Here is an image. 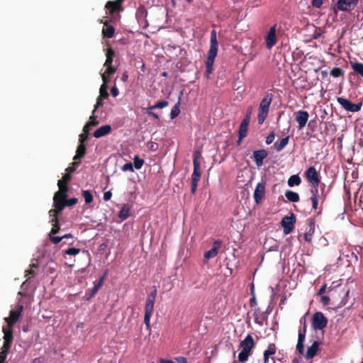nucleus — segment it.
<instances>
[{
    "label": "nucleus",
    "mask_w": 363,
    "mask_h": 363,
    "mask_svg": "<svg viewBox=\"0 0 363 363\" xmlns=\"http://www.w3.org/2000/svg\"><path fill=\"white\" fill-rule=\"evenodd\" d=\"M306 330L305 328L298 330V341L296 344V350L301 355H304L306 359H312L317 354L320 349V344L318 341H314L313 344L308 347L306 354H304V341L306 337Z\"/></svg>",
    "instance_id": "obj_1"
},
{
    "label": "nucleus",
    "mask_w": 363,
    "mask_h": 363,
    "mask_svg": "<svg viewBox=\"0 0 363 363\" xmlns=\"http://www.w3.org/2000/svg\"><path fill=\"white\" fill-rule=\"evenodd\" d=\"M218 43L217 40L216 31L215 30L211 32L210 48L208 51L207 60L206 61V69L207 74H210L213 71V65L218 54Z\"/></svg>",
    "instance_id": "obj_2"
},
{
    "label": "nucleus",
    "mask_w": 363,
    "mask_h": 363,
    "mask_svg": "<svg viewBox=\"0 0 363 363\" xmlns=\"http://www.w3.org/2000/svg\"><path fill=\"white\" fill-rule=\"evenodd\" d=\"M57 186L59 187V190L55 194L53 197V203L55 208L54 210H57V213L61 211L66 206L65 203V198L67 197V186L62 185V181L59 180L57 182Z\"/></svg>",
    "instance_id": "obj_3"
},
{
    "label": "nucleus",
    "mask_w": 363,
    "mask_h": 363,
    "mask_svg": "<svg viewBox=\"0 0 363 363\" xmlns=\"http://www.w3.org/2000/svg\"><path fill=\"white\" fill-rule=\"evenodd\" d=\"M255 345V341L252 336L248 334L245 339L240 342L242 350L238 354V359L240 362H245Z\"/></svg>",
    "instance_id": "obj_4"
},
{
    "label": "nucleus",
    "mask_w": 363,
    "mask_h": 363,
    "mask_svg": "<svg viewBox=\"0 0 363 363\" xmlns=\"http://www.w3.org/2000/svg\"><path fill=\"white\" fill-rule=\"evenodd\" d=\"M273 95L267 94L261 100L259 106L258 123L262 124L265 121L269 110L270 104L272 101Z\"/></svg>",
    "instance_id": "obj_5"
},
{
    "label": "nucleus",
    "mask_w": 363,
    "mask_h": 363,
    "mask_svg": "<svg viewBox=\"0 0 363 363\" xmlns=\"http://www.w3.org/2000/svg\"><path fill=\"white\" fill-rule=\"evenodd\" d=\"M359 0H337V3L333 7L334 11H348L354 9Z\"/></svg>",
    "instance_id": "obj_6"
},
{
    "label": "nucleus",
    "mask_w": 363,
    "mask_h": 363,
    "mask_svg": "<svg viewBox=\"0 0 363 363\" xmlns=\"http://www.w3.org/2000/svg\"><path fill=\"white\" fill-rule=\"evenodd\" d=\"M337 101L345 110L352 113L360 111L362 107V102L354 104L349 99L343 97H337Z\"/></svg>",
    "instance_id": "obj_7"
},
{
    "label": "nucleus",
    "mask_w": 363,
    "mask_h": 363,
    "mask_svg": "<svg viewBox=\"0 0 363 363\" xmlns=\"http://www.w3.org/2000/svg\"><path fill=\"white\" fill-rule=\"evenodd\" d=\"M328 319L321 312H315L312 317V326L314 330H322L326 327Z\"/></svg>",
    "instance_id": "obj_8"
},
{
    "label": "nucleus",
    "mask_w": 363,
    "mask_h": 363,
    "mask_svg": "<svg viewBox=\"0 0 363 363\" xmlns=\"http://www.w3.org/2000/svg\"><path fill=\"white\" fill-rule=\"evenodd\" d=\"M23 306L21 304L16 306V308L11 310L9 317H6L4 320L6 321L9 328H12L13 325L18 321L19 317L23 311Z\"/></svg>",
    "instance_id": "obj_9"
},
{
    "label": "nucleus",
    "mask_w": 363,
    "mask_h": 363,
    "mask_svg": "<svg viewBox=\"0 0 363 363\" xmlns=\"http://www.w3.org/2000/svg\"><path fill=\"white\" fill-rule=\"evenodd\" d=\"M311 200L312 201V208L314 210L318 208V201H323L325 197V195L323 192V190H319V188L315 187L311 190Z\"/></svg>",
    "instance_id": "obj_10"
},
{
    "label": "nucleus",
    "mask_w": 363,
    "mask_h": 363,
    "mask_svg": "<svg viewBox=\"0 0 363 363\" xmlns=\"http://www.w3.org/2000/svg\"><path fill=\"white\" fill-rule=\"evenodd\" d=\"M295 223L296 217L294 213H291L289 216H284L282 218L281 224L283 228L284 234L287 235L291 232L294 228Z\"/></svg>",
    "instance_id": "obj_11"
},
{
    "label": "nucleus",
    "mask_w": 363,
    "mask_h": 363,
    "mask_svg": "<svg viewBox=\"0 0 363 363\" xmlns=\"http://www.w3.org/2000/svg\"><path fill=\"white\" fill-rule=\"evenodd\" d=\"M294 116L298 129L302 130L308 123L309 113L306 111L299 110L294 113Z\"/></svg>",
    "instance_id": "obj_12"
},
{
    "label": "nucleus",
    "mask_w": 363,
    "mask_h": 363,
    "mask_svg": "<svg viewBox=\"0 0 363 363\" xmlns=\"http://www.w3.org/2000/svg\"><path fill=\"white\" fill-rule=\"evenodd\" d=\"M277 25H274L269 28L266 37L265 44L267 49L270 50L277 43V39L276 35Z\"/></svg>",
    "instance_id": "obj_13"
},
{
    "label": "nucleus",
    "mask_w": 363,
    "mask_h": 363,
    "mask_svg": "<svg viewBox=\"0 0 363 363\" xmlns=\"http://www.w3.org/2000/svg\"><path fill=\"white\" fill-rule=\"evenodd\" d=\"M305 175L308 180L315 187L318 188V184L320 183L318 174L317 170L314 167H310L305 172Z\"/></svg>",
    "instance_id": "obj_14"
},
{
    "label": "nucleus",
    "mask_w": 363,
    "mask_h": 363,
    "mask_svg": "<svg viewBox=\"0 0 363 363\" xmlns=\"http://www.w3.org/2000/svg\"><path fill=\"white\" fill-rule=\"evenodd\" d=\"M114 51L111 48H108L106 52V60L104 64V67L106 68V73L114 74L116 69L112 66Z\"/></svg>",
    "instance_id": "obj_15"
},
{
    "label": "nucleus",
    "mask_w": 363,
    "mask_h": 363,
    "mask_svg": "<svg viewBox=\"0 0 363 363\" xmlns=\"http://www.w3.org/2000/svg\"><path fill=\"white\" fill-rule=\"evenodd\" d=\"M2 332L4 333V345L2 347L5 348H11V343L13 342V333H12V328H9L8 325L3 326Z\"/></svg>",
    "instance_id": "obj_16"
},
{
    "label": "nucleus",
    "mask_w": 363,
    "mask_h": 363,
    "mask_svg": "<svg viewBox=\"0 0 363 363\" xmlns=\"http://www.w3.org/2000/svg\"><path fill=\"white\" fill-rule=\"evenodd\" d=\"M265 193V182L262 181L257 183L255 191L254 199L256 203H260Z\"/></svg>",
    "instance_id": "obj_17"
},
{
    "label": "nucleus",
    "mask_w": 363,
    "mask_h": 363,
    "mask_svg": "<svg viewBox=\"0 0 363 363\" xmlns=\"http://www.w3.org/2000/svg\"><path fill=\"white\" fill-rule=\"evenodd\" d=\"M249 125V119L248 117H245L241 122V124L239 127V139L238 140V144H240L242 140L246 137L247 131Z\"/></svg>",
    "instance_id": "obj_18"
},
{
    "label": "nucleus",
    "mask_w": 363,
    "mask_h": 363,
    "mask_svg": "<svg viewBox=\"0 0 363 363\" xmlns=\"http://www.w3.org/2000/svg\"><path fill=\"white\" fill-rule=\"evenodd\" d=\"M267 157V152L264 150H259L253 152V157L256 165L259 167L263 164V160Z\"/></svg>",
    "instance_id": "obj_19"
},
{
    "label": "nucleus",
    "mask_w": 363,
    "mask_h": 363,
    "mask_svg": "<svg viewBox=\"0 0 363 363\" xmlns=\"http://www.w3.org/2000/svg\"><path fill=\"white\" fill-rule=\"evenodd\" d=\"M57 210H50L49 211V216L51 218L50 222L54 223L52 224V228L50 230L51 234H55L60 230V226L58 225V218H57Z\"/></svg>",
    "instance_id": "obj_20"
},
{
    "label": "nucleus",
    "mask_w": 363,
    "mask_h": 363,
    "mask_svg": "<svg viewBox=\"0 0 363 363\" xmlns=\"http://www.w3.org/2000/svg\"><path fill=\"white\" fill-rule=\"evenodd\" d=\"M220 241L219 240H216L214 242H213V246L212 248H211L209 250L206 251L205 253H204V258L208 260L211 258H213L215 257L217 254H218V249L220 246Z\"/></svg>",
    "instance_id": "obj_21"
},
{
    "label": "nucleus",
    "mask_w": 363,
    "mask_h": 363,
    "mask_svg": "<svg viewBox=\"0 0 363 363\" xmlns=\"http://www.w3.org/2000/svg\"><path fill=\"white\" fill-rule=\"evenodd\" d=\"M111 130V127L110 125H102L98 129H96L94 133V137L96 138H99L104 135H108Z\"/></svg>",
    "instance_id": "obj_22"
},
{
    "label": "nucleus",
    "mask_w": 363,
    "mask_h": 363,
    "mask_svg": "<svg viewBox=\"0 0 363 363\" xmlns=\"http://www.w3.org/2000/svg\"><path fill=\"white\" fill-rule=\"evenodd\" d=\"M123 0L108 1L106 4V9L113 13L115 11L119 10Z\"/></svg>",
    "instance_id": "obj_23"
},
{
    "label": "nucleus",
    "mask_w": 363,
    "mask_h": 363,
    "mask_svg": "<svg viewBox=\"0 0 363 363\" xmlns=\"http://www.w3.org/2000/svg\"><path fill=\"white\" fill-rule=\"evenodd\" d=\"M194 170L191 175L192 181H199L201 178L200 162L196 160H193Z\"/></svg>",
    "instance_id": "obj_24"
},
{
    "label": "nucleus",
    "mask_w": 363,
    "mask_h": 363,
    "mask_svg": "<svg viewBox=\"0 0 363 363\" xmlns=\"http://www.w3.org/2000/svg\"><path fill=\"white\" fill-rule=\"evenodd\" d=\"M109 82L110 79L106 78V77L104 76V82L99 89V96H101V98L106 99L108 96L107 84L109 83Z\"/></svg>",
    "instance_id": "obj_25"
},
{
    "label": "nucleus",
    "mask_w": 363,
    "mask_h": 363,
    "mask_svg": "<svg viewBox=\"0 0 363 363\" xmlns=\"http://www.w3.org/2000/svg\"><path fill=\"white\" fill-rule=\"evenodd\" d=\"M130 206L128 204H123L118 213V218L122 220H126L130 216Z\"/></svg>",
    "instance_id": "obj_26"
},
{
    "label": "nucleus",
    "mask_w": 363,
    "mask_h": 363,
    "mask_svg": "<svg viewBox=\"0 0 363 363\" xmlns=\"http://www.w3.org/2000/svg\"><path fill=\"white\" fill-rule=\"evenodd\" d=\"M106 28L102 30V34L104 38H111L113 37L115 33V28L111 25H108L107 23H104Z\"/></svg>",
    "instance_id": "obj_27"
},
{
    "label": "nucleus",
    "mask_w": 363,
    "mask_h": 363,
    "mask_svg": "<svg viewBox=\"0 0 363 363\" xmlns=\"http://www.w3.org/2000/svg\"><path fill=\"white\" fill-rule=\"evenodd\" d=\"M285 196L291 202L296 203L299 201L298 194L291 190L286 191Z\"/></svg>",
    "instance_id": "obj_28"
},
{
    "label": "nucleus",
    "mask_w": 363,
    "mask_h": 363,
    "mask_svg": "<svg viewBox=\"0 0 363 363\" xmlns=\"http://www.w3.org/2000/svg\"><path fill=\"white\" fill-rule=\"evenodd\" d=\"M182 95V93L180 94V96H179V100H178L177 103L174 105V106L172 108V109L170 112L169 116H170L171 119H174V118H176L180 113L179 105H180Z\"/></svg>",
    "instance_id": "obj_29"
},
{
    "label": "nucleus",
    "mask_w": 363,
    "mask_h": 363,
    "mask_svg": "<svg viewBox=\"0 0 363 363\" xmlns=\"http://www.w3.org/2000/svg\"><path fill=\"white\" fill-rule=\"evenodd\" d=\"M276 352L275 345L274 344H270L264 352V363H267L269 360V356L274 354Z\"/></svg>",
    "instance_id": "obj_30"
},
{
    "label": "nucleus",
    "mask_w": 363,
    "mask_h": 363,
    "mask_svg": "<svg viewBox=\"0 0 363 363\" xmlns=\"http://www.w3.org/2000/svg\"><path fill=\"white\" fill-rule=\"evenodd\" d=\"M301 182V177L298 174H294L289 178L287 184L289 186L292 187L294 186L299 185Z\"/></svg>",
    "instance_id": "obj_31"
},
{
    "label": "nucleus",
    "mask_w": 363,
    "mask_h": 363,
    "mask_svg": "<svg viewBox=\"0 0 363 363\" xmlns=\"http://www.w3.org/2000/svg\"><path fill=\"white\" fill-rule=\"evenodd\" d=\"M289 136H286L281 140L279 143H276L274 144V148L277 152L281 151L283 150L289 143Z\"/></svg>",
    "instance_id": "obj_32"
},
{
    "label": "nucleus",
    "mask_w": 363,
    "mask_h": 363,
    "mask_svg": "<svg viewBox=\"0 0 363 363\" xmlns=\"http://www.w3.org/2000/svg\"><path fill=\"white\" fill-rule=\"evenodd\" d=\"M86 152V147L84 144H80L76 151V155L74 157V160H78L84 157Z\"/></svg>",
    "instance_id": "obj_33"
},
{
    "label": "nucleus",
    "mask_w": 363,
    "mask_h": 363,
    "mask_svg": "<svg viewBox=\"0 0 363 363\" xmlns=\"http://www.w3.org/2000/svg\"><path fill=\"white\" fill-rule=\"evenodd\" d=\"M351 66L355 72L363 77V64L360 62H354L351 64Z\"/></svg>",
    "instance_id": "obj_34"
},
{
    "label": "nucleus",
    "mask_w": 363,
    "mask_h": 363,
    "mask_svg": "<svg viewBox=\"0 0 363 363\" xmlns=\"http://www.w3.org/2000/svg\"><path fill=\"white\" fill-rule=\"evenodd\" d=\"M155 301L152 300L147 299L145 307V313L152 314L153 308H154Z\"/></svg>",
    "instance_id": "obj_35"
},
{
    "label": "nucleus",
    "mask_w": 363,
    "mask_h": 363,
    "mask_svg": "<svg viewBox=\"0 0 363 363\" xmlns=\"http://www.w3.org/2000/svg\"><path fill=\"white\" fill-rule=\"evenodd\" d=\"M314 230H315V225L313 223H311V225H310L309 230L304 235V239L306 241H307V242L311 241L313 235L314 233Z\"/></svg>",
    "instance_id": "obj_36"
},
{
    "label": "nucleus",
    "mask_w": 363,
    "mask_h": 363,
    "mask_svg": "<svg viewBox=\"0 0 363 363\" xmlns=\"http://www.w3.org/2000/svg\"><path fill=\"white\" fill-rule=\"evenodd\" d=\"M144 164V160L143 159L139 158L138 155H135L133 159V168L136 169H140Z\"/></svg>",
    "instance_id": "obj_37"
},
{
    "label": "nucleus",
    "mask_w": 363,
    "mask_h": 363,
    "mask_svg": "<svg viewBox=\"0 0 363 363\" xmlns=\"http://www.w3.org/2000/svg\"><path fill=\"white\" fill-rule=\"evenodd\" d=\"M343 71L340 67H334L330 71V76H332L334 78H337L342 75H343Z\"/></svg>",
    "instance_id": "obj_38"
},
{
    "label": "nucleus",
    "mask_w": 363,
    "mask_h": 363,
    "mask_svg": "<svg viewBox=\"0 0 363 363\" xmlns=\"http://www.w3.org/2000/svg\"><path fill=\"white\" fill-rule=\"evenodd\" d=\"M9 350L10 348H5L4 347H1L0 350V363H3L5 361Z\"/></svg>",
    "instance_id": "obj_39"
},
{
    "label": "nucleus",
    "mask_w": 363,
    "mask_h": 363,
    "mask_svg": "<svg viewBox=\"0 0 363 363\" xmlns=\"http://www.w3.org/2000/svg\"><path fill=\"white\" fill-rule=\"evenodd\" d=\"M83 197L86 203H90L93 201V196L91 192L88 190L83 191L82 192Z\"/></svg>",
    "instance_id": "obj_40"
},
{
    "label": "nucleus",
    "mask_w": 363,
    "mask_h": 363,
    "mask_svg": "<svg viewBox=\"0 0 363 363\" xmlns=\"http://www.w3.org/2000/svg\"><path fill=\"white\" fill-rule=\"evenodd\" d=\"M80 252V250L79 248L76 247H69L67 250H65V254L68 255H73L75 256L78 255Z\"/></svg>",
    "instance_id": "obj_41"
},
{
    "label": "nucleus",
    "mask_w": 363,
    "mask_h": 363,
    "mask_svg": "<svg viewBox=\"0 0 363 363\" xmlns=\"http://www.w3.org/2000/svg\"><path fill=\"white\" fill-rule=\"evenodd\" d=\"M168 104H169V103L167 101H161L157 102L155 105L152 106V108H153L154 109L164 108L166 106H167Z\"/></svg>",
    "instance_id": "obj_42"
},
{
    "label": "nucleus",
    "mask_w": 363,
    "mask_h": 363,
    "mask_svg": "<svg viewBox=\"0 0 363 363\" xmlns=\"http://www.w3.org/2000/svg\"><path fill=\"white\" fill-rule=\"evenodd\" d=\"M121 170L123 172H133L134 168L133 163L131 162H127L125 164H123L121 167Z\"/></svg>",
    "instance_id": "obj_43"
},
{
    "label": "nucleus",
    "mask_w": 363,
    "mask_h": 363,
    "mask_svg": "<svg viewBox=\"0 0 363 363\" xmlns=\"http://www.w3.org/2000/svg\"><path fill=\"white\" fill-rule=\"evenodd\" d=\"M152 314L145 313L144 322L147 329H150V318Z\"/></svg>",
    "instance_id": "obj_44"
},
{
    "label": "nucleus",
    "mask_w": 363,
    "mask_h": 363,
    "mask_svg": "<svg viewBox=\"0 0 363 363\" xmlns=\"http://www.w3.org/2000/svg\"><path fill=\"white\" fill-rule=\"evenodd\" d=\"M274 133L273 132H271L268 135L267 137L266 138V143L267 145H270L273 143V141L274 140Z\"/></svg>",
    "instance_id": "obj_45"
},
{
    "label": "nucleus",
    "mask_w": 363,
    "mask_h": 363,
    "mask_svg": "<svg viewBox=\"0 0 363 363\" xmlns=\"http://www.w3.org/2000/svg\"><path fill=\"white\" fill-rule=\"evenodd\" d=\"M156 296H157V289H156V287L154 286L153 291L148 295L147 299L152 300V301H155Z\"/></svg>",
    "instance_id": "obj_46"
},
{
    "label": "nucleus",
    "mask_w": 363,
    "mask_h": 363,
    "mask_svg": "<svg viewBox=\"0 0 363 363\" xmlns=\"http://www.w3.org/2000/svg\"><path fill=\"white\" fill-rule=\"evenodd\" d=\"M71 179V175L69 172L65 174V175L62 177V185L66 186V183L68 182Z\"/></svg>",
    "instance_id": "obj_47"
},
{
    "label": "nucleus",
    "mask_w": 363,
    "mask_h": 363,
    "mask_svg": "<svg viewBox=\"0 0 363 363\" xmlns=\"http://www.w3.org/2000/svg\"><path fill=\"white\" fill-rule=\"evenodd\" d=\"M77 203V198H71L65 201L66 206H72L75 205Z\"/></svg>",
    "instance_id": "obj_48"
},
{
    "label": "nucleus",
    "mask_w": 363,
    "mask_h": 363,
    "mask_svg": "<svg viewBox=\"0 0 363 363\" xmlns=\"http://www.w3.org/2000/svg\"><path fill=\"white\" fill-rule=\"evenodd\" d=\"M88 123H91V127L98 124V121L95 119L94 112H93L92 115L89 117V121Z\"/></svg>",
    "instance_id": "obj_49"
},
{
    "label": "nucleus",
    "mask_w": 363,
    "mask_h": 363,
    "mask_svg": "<svg viewBox=\"0 0 363 363\" xmlns=\"http://www.w3.org/2000/svg\"><path fill=\"white\" fill-rule=\"evenodd\" d=\"M104 99V98H101V96H99V97L97 98V101H96V104L94 106V111L93 112H95V111L101 106L103 105V103H102V100Z\"/></svg>",
    "instance_id": "obj_50"
},
{
    "label": "nucleus",
    "mask_w": 363,
    "mask_h": 363,
    "mask_svg": "<svg viewBox=\"0 0 363 363\" xmlns=\"http://www.w3.org/2000/svg\"><path fill=\"white\" fill-rule=\"evenodd\" d=\"M312 5L315 8H320L323 4V0H312Z\"/></svg>",
    "instance_id": "obj_51"
},
{
    "label": "nucleus",
    "mask_w": 363,
    "mask_h": 363,
    "mask_svg": "<svg viewBox=\"0 0 363 363\" xmlns=\"http://www.w3.org/2000/svg\"><path fill=\"white\" fill-rule=\"evenodd\" d=\"M64 238V237H59V236H53L50 238L51 241L57 244Z\"/></svg>",
    "instance_id": "obj_52"
},
{
    "label": "nucleus",
    "mask_w": 363,
    "mask_h": 363,
    "mask_svg": "<svg viewBox=\"0 0 363 363\" xmlns=\"http://www.w3.org/2000/svg\"><path fill=\"white\" fill-rule=\"evenodd\" d=\"M198 182H199L198 181H192L191 180V190L193 194H194L196 191Z\"/></svg>",
    "instance_id": "obj_53"
},
{
    "label": "nucleus",
    "mask_w": 363,
    "mask_h": 363,
    "mask_svg": "<svg viewBox=\"0 0 363 363\" xmlns=\"http://www.w3.org/2000/svg\"><path fill=\"white\" fill-rule=\"evenodd\" d=\"M321 302L324 306H326L330 302V298L328 296H321Z\"/></svg>",
    "instance_id": "obj_54"
},
{
    "label": "nucleus",
    "mask_w": 363,
    "mask_h": 363,
    "mask_svg": "<svg viewBox=\"0 0 363 363\" xmlns=\"http://www.w3.org/2000/svg\"><path fill=\"white\" fill-rule=\"evenodd\" d=\"M112 196V193L111 191H107L104 194V200L108 201L111 199Z\"/></svg>",
    "instance_id": "obj_55"
},
{
    "label": "nucleus",
    "mask_w": 363,
    "mask_h": 363,
    "mask_svg": "<svg viewBox=\"0 0 363 363\" xmlns=\"http://www.w3.org/2000/svg\"><path fill=\"white\" fill-rule=\"evenodd\" d=\"M175 360L178 362V363H187V359L186 357H177L175 358Z\"/></svg>",
    "instance_id": "obj_56"
},
{
    "label": "nucleus",
    "mask_w": 363,
    "mask_h": 363,
    "mask_svg": "<svg viewBox=\"0 0 363 363\" xmlns=\"http://www.w3.org/2000/svg\"><path fill=\"white\" fill-rule=\"evenodd\" d=\"M90 128H91V123H87L84 125V128H83V132H84L85 134L88 135V134H89V129H90Z\"/></svg>",
    "instance_id": "obj_57"
},
{
    "label": "nucleus",
    "mask_w": 363,
    "mask_h": 363,
    "mask_svg": "<svg viewBox=\"0 0 363 363\" xmlns=\"http://www.w3.org/2000/svg\"><path fill=\"white\" fill-rule=\"evenodd\" d=\"M111 92L113 97H116L118 95V90L116 86H113L111 89Z\"/></svg>",
    "instance_id": "obj_58"
},
{
    "label": "nucleus",
    "mask_w": 363,
    "mask_h": 363,
    "mask_svg": "<svg viewBox=\"0 0 363 363\" xmlns=\"http://www.w3.org/2000/svg\"><path fill=\"white\" fill-rule=\"evenodd\" d=\"M87 137L88 135L85 134L84 133L79 135V140L81 144H84V142L86 140Z\"/></svg>",
    "instance_id": "obj_59"
},
{
    "label": "nucleus",
    "mask_w": 363,
    "mask_h": 363,
    "mask_svg": "<svg viewBox=\"0 0 363 363\" xmlns=\"http://www.w3.org/2000/svg\"><path fill=\"white\" fill-rule=\"evenodd\" d=\"M113 74H108V73H106V69L101 73V78H102V81L104 82V76L106 77V78H109L111 79V77L113 75Z\"/></svg>",
    "instance_id": "obj_60"
},
{
    "label": "nucleus",
    "mask_w": 363,
    "mask_h": 363,
    "mask_svg": "<svg viewBox=\"0 0 363 363\" xmlns=\"http://www.w3.org/2000/svg\"><path fill=\"white\" fill-rule=\"evenodd\" d=\"M147 115L150 116H152L153 118H155L156 119L159 118V116L157 113H154L152 111H147Z\"/></svg>",
    "instance_id": "obj_61"
},
{
    "label": "nucleus",
    "mask_w": 363,
    "mask_h": 363,
    "mask_svg": "<svg viewBox=\"0 0 363 363\" xmlns=\"http://www.w3.org/2000/svg\"><path fill=\"white\" fill-rule=\"evenodd\" d=\"M325 288H326V284H324L318 291V295H321L322 294H323L325 291Z\"/></svg>",
    "instance_id": "obj_62"
},
{
    "label": "nucleus",
    "mask_w": 363,
    "mask_h": 363,
    "mask_svg": "<svg viewBox=\"0 0 363 363\" xmlns=\"http://www.w3.org/2000/svg\"><path fill=\"white\" fill-rule=\"evenodd\" d=\"M128 78V75L126 72H124L121 77V80L123 82H126Z\"/></svg>",
    "instance_id": "obj_63"
},
{
    "label": "nucleus",
    "mask_w": 363,
    "mask_h": 363,
    "mask_svg": "<svg viewBox=\"0 0 363 363\" xmlns=\"http://www.w3.org/2000/svg\"><path fill=\"white\" fill-rule=\"evenodd\" d=\"M160 362L161 363H174L173 361L172 360H166V359H160Z\"/></svg>",
    "instance_id": "obj_64"
}]
</instances>
